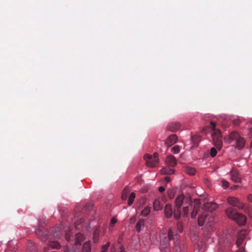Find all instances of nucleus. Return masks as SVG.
Segmentation results:
<instances>
[{
	"instance_id": "nucleus-6",
	"label": "nucleus",
	"mask_w": 252,
	"mask_h": 252,
	"mask_svg": "<svg viewBox=\"0 0 252 252\" xmlns=\"http://www.w3.org/2000/svg\"><path fill=\"white\" fill-rule=\"evenodd\" d=\"M185 196L183 194L178 195L175 201V206L174 210V217L176 220H179L181 216V208L183 203Z\"/></svg>"
},
{
	"instance_id": "nucleus-44",
	"label": "nucleus",
	"mask_w": 252,
	"mask_h": 252,
	"mask_svg": "<svg viewBox=\"0 0 252 252\" xmlns=\"http://www.w3.org/2000/svg\"><path fill=\"white\" fill-rule=\"evenodd\" d=\"M54 237H56V238H57L58 237V234H57V232H55L54 234Z\"/></svg>"
},
{
	"instance_id": "nucleus-14",
	"label": "nucleus",
	"mask_w": 252,
	"mask_h": 252,
	"mask_svg": "<svg viewBox=\"0 0 252 252\" xmlns=\"http://www.w3.org/2000/svg\"><path fill=\"white\" fill-rule=\"evenodd\" d=\"M100 232V227L98 226L95 229L93 233V240L94 243L98 242Z\"/></svg>"
},
{
	"instance_id": "nucleus-7",
	"label": "nucleus",
	"mask_w": 252,
	"mask_h": 252,
	"mask_svg": "<svg viewBox=\"0 0 252 252\" xmlns=\"http://www.w3.org/2000/svg\"><path fill=\"white\" fill-rule=\"evenodd\" d=\"M158 154L155 153L153 156L150 155H146L144 156V159L146 160L147 166L151 167H156L158 162Z\"/></svg>"
},
{
	"instance_id": "nucleus-37",
	"label": "nucleus",
	"mask_w": 252,
	"mask_h": 252,
	"mask_svg": "<svg viewBox=\"0 0 252 252\" xmlns=\"http://www.w3.org/2000/svg\"><path fill=\"white\" fill-rule=\"evenodd\" d=\"M248 199L250 202H252V194H250L248 196Z\"/></svg>"
},
{
	"instance_id": "nucleus-12",
	"label": "nucleus",
	"mask_w": 252,
	"mask_h": 252,
	"mask_svg": "<svg viewBox=\"0 0 252 252\" xmlns=\"http://www.w3.org/2000/svg\"><path fill=\"white\" fill-rule=\"evenodd\" d=\"M166 162L169 166L172 167H175L177 164V160L172 155L169 156L167 157Z\"/></svg>"
},
{
	"instance_id": "nucleus-10",
	"label": "nucleus",
	"mask_w": 252,
	"mask_h": 252,
	"mask_svg": "<svg viewBox=\"0 0 252 252\" xmlns=\"http://www.w3.org/2000/svg\"><path fill=\"white\" fill-rule=\"evenodd\" d=\"M177 140V136L175 134H171L165 141V145L169 147L174 144Z\"/></svg>"
},
{
	"instance_id": "nucleus-35",
	"label": "nucleus",
	"mask_w": 252,
	"mask_h": 252,
	"mask_svg": "<svg viewBox=\"0 0 252 252\" xmlns=\"http://www.w3.org/2000/svg\"><path fill=\"white\" fill-rule=\"evenodd\" d=\"M158 190L159 192H162L165 190V188L161 186L158 188Z\"/></svg>"
},
{
	"instance_id": "nucleus-13",
	"label": "nucleus",
	"mask_w": 252,
	"mask_h": 252,
	"mask_svg": "<svg viewBox=\"0 0 252 252\" xmlns=\"http://www.w3.org/2000/svg\"><path fill=\"white\" fill-rule=\"evenodd\" d=\"M173 215L172 205L167 204L164 207V215L167 218H170Z\"/></svg>"
},
{
	"instance_id": "nucleus-16",
	"label": "nucleus",
	"mask_w": 252,
	"mask_h": 252,
	"mask_svg": "<svg viewBox=\"0 0 252 252\" xmlns=\"http://www.w3.org/2000/svg\"><path fill=\"white\" fill-rule=\"evenodd\" d=\"M163 208V205L159 199H156L154 202V209L155 211L161 210Z\"/></svg>"
},
{
	"instance_id": "nucleus-45",
	"label": "nucleus",
	"mask_w": 252,
	"mask_h": 252,
	"mask_svg": "<svg viewBox=\"0 0 252 252\" xmlns=\"http://www.w3.org/2000/svg\"><path fill=\"white\" fill-rule=\"evenodd\" d=\"M239 121L236 120V121H235L234 122V124H235V125H238V124H239Z\"/></svg>"
},
{
	"instance_id": "nucleus-3",
	"label": "nucleus",
	"mask_w": 252,
	"mask_h": 252,
	"mask_svg": "<svg viewBox=\"0 0 252 252\" xmlns=\"http://www.w3.org/2000/svg\"><path fill=\"white\" fill-rule=\"evenodd\" d=\"M210 128L214 132L212 134V139L215 146L218 149L221 148L222 146V135L221 131L219 129H216V124L215 122L211 121Z\"/></svg>"
},
{
	"instance_id": "nucleus-46",
	"label": "nucleus",
	"mask_w": 252,
	"mask_h": 252,
	"mask_svg": "<svg viewBox=\"0 0 252 252\" xmlns=\"http://www.w3.org/2000/svg\"><path fill=\"white\" fill-rule=\"evenodd\" d=\"M251 148H252V140L251 143Z\"/></svg>"
},
{
	"instance_id": "nucleus-40",
	"label": "nucleus",
	"mask_w": 252,
	"mask_h": 252,
	"mask_svg": "<svg viewBox=\"0 0 252 252\" xmlns=\"http://www.w3.org/2000/svg\"><path fill=\"white\" fill-rule=\"evenodd\" d=\"M238 188H239V186H238V185H235V186H234L232 188V189H237Z\"/></svg>"
},
{
	"instance_id": "nucleus-25",
	"label": "nucleus",
	"mask_w": 252,
	"mask_h": 252,
	"mask_svg": "<svg viewBox=\"0 0 252 252\" xmlns=\"http://www.w3.org/2000/svg\"><path fill=\"white\" fill-rule=\"evenodd\" d=\"M205 207L207 208L211 207V209H210L209 211H211L213 210H215L217 208V204L213 202L207 203L206 204H205Z\"/></svg>"
},
{
	"instance_id": "nucleus-8",
	"label": "nucleus",
	"mask_w": 252,
	"mask_h": 252,
	"mask_svg": "<svg viewBox=\"0 0 252 252\" xmlns=\"http://www.w3.org/2000/svg\"><path fill=\"white\" fill-rule=\"evenodd\" d=\"M228 203L235 207H238L239 209H242L244 208V204L241 202L237 198L233 197H229L227 198Z\"/></svg>"
},
{
	"instance_id": "nucleus-38",
	"label": "nucleus",
	"mask_w": 252,
	"mask_h": 252,
	"mask_svg": "<svg viewBox=\"0 0 252 252\" xmlns=\"http://www.w3.org/2000/svg\"><path fill=\"white\" fill-rule=\"evenodd\" d=\"M210 128L209 126L205 127L203 129V132L206 133L207 130Z\"/></svg>"
},
{
	"instance_id": "nucleus-20",
	"label": "nucleus",
	"mask_w": 252,
	"mask_h": 252,
	"mask_svg": "<svg viewBox=\"0 0 252 252\" xmlns=\"http://www.w3.org/2000/svg\"><path fill=\"white\" fill-rule=\"evenodd\" d=\"M207 216V215L206 213L199 216L198 218V224L199 226H202L203 225Z\"/></svg>"
},
{
	"instance_id": "nucleus-17",
	"label": "nucleus",
	"mask_w": 252,
	"mask_h": 252,
	"mask_svg": "<svg viewBox=\"0 0 252 252\" xmlns=\"http://www.w3.org/2000/svg\"><path fill=\"white\" fill-rule=\"evenodd\" d=\"M160 172L162 174L172 175L174 173L175 170L169 167H164L160 170Z\"/></svg>"
},
{
	"instance_id": "nucleus-15",
	"label": "nucleus",
	"mask_w": 252,
	"mask_h": 252,
	"mask_svg": "<svg viewBox=\"0 0 252 252\" xmlns=\"http://www.w3.org/2000/svg\"><path fill=\"white\" fill-rule=\"evenodd\" d=\"M48 243L51 249L59 250L61 248V245L57 241L49 240Z\"/></svg>"
},
{
	"instance_id": "nucleus-22",
	"label": "nucleus",
	"mask_w": 252,
	"mask_h": 252,
	"mask_svg": "<svg viewBox=\"0 0 252 252\" xmlns=\"http://www.w3.org/2000/svg\"><path fill=\"white\" fill-rule=\"evenodd\" d=\"M130 190L128 187H126L123 190V191L122 194L121 198L122 200H125L127 199V195L129 192Z\"/></svg>"
},
{
	"instance_id": "nucleus-26",
	"label": "nucleus",
	"mask_w": 252,
	"mask_h": 252,
	"mask_svg": "<svg viewBox=\"0 0 252 252\" xmlns=\"http://www.w3.org/2000/svg\"><path fill=\"white\" fill-rule=\"evenodd\" d=\"M217 154V150L215 148L212 147L210 150V155L212 158L215 157Z\"/></svg>"
},
{
	"instance_id": "nucleus-39",
	"label": "nucleus",
	"mask_w": 252,
	"mask_h": 252,
	"mask_svg": "<svg viewBox=\"0 0 252 252\" xmlns=\"http://www.w3.org/2000/svg\"><path fill=\"white\" fill-rule=\"evenodd\" d=\"M165 181L167 182V183H168L170 181V177H166L165 178Z\"/></svg>"
},
{
	"instance_id": "nucleus-11",
	"label": "nucleus",
	"mask_w": 252,
	"mask_h": 252,
	"mask_svg": "<svg viewBox=\"0 0 252 252\" xmlns=\"http://www.w3.org/2000/svg\"><path fill=\"white\" fill-rule=\"evenodd\" d=\"M181 125L178 122H171L167 126V129L171 131V132H175L177 130H179L180 128Z\"/></svg>"
},
{
	"instance_id": "nucleus-27",
	"label": "nucleus",
	"mask_w": 252,
	"mask_h": 252,
	"mask_svg": "<svg viewBox=\"0 0 252 252\" xmlns=\"http://www.w3.org/2000/svg\"><path fill=\"white\" fill-rule=\"evenodd\" d=\"M168 236L169 240L174 239V233L171 229H169L168 231Z\"/></svg>"
},
{
	"instance_id": "nucleus-1",
	"label": "nucleus",
	"mask_w": 252,
	"mask_h": 252,
	"mask_svg": "<svg viewBox=\"0 0 252 252\" xmlns=\"http://www.w3.org/2000/svg\"><path fill=\"white\" fill-rule=\"evenodd\" d=\"M65 238L66 241L68 243L66 246L65 252H70V251L75 252V249L73 245L76 246H80L81 243L85 240V236L82 233H77L73 235L70 231L65 233Z\"/></svg>"
},
{
	"instance_id": "nucleus-33",
	"label": "nucleus",
	"mask_w": 252,
	"mask_h": 252,
	"mask_svg": "<svg viewBox=\"0 0 252 252\" xmlns=\"http://www.w3.org/2000/svg\"><path fill=\"white\" fill-rule=\"evenodd\" d=\"M222 187L224 188V189H226L227 188V187H228L229 186V183L227 182V181H222Z\"/></svg>"
},
{
	"instance_id": "nucleus-43",
	"label": "nucleus",
	"mask_w": 252,
	"mask_h": 252,
	"mask_svg": "<svg viewBox=\"0 0 252 252\" xmlns=\"http://www.w3.org/2000/svg\"><path fill=\"white\" fill-rule=\"evenodd\" d=\"M120 252H126L123 248H121V250H120Z\"/></svg>"
},
{
	"instance_id": "nucleus-4",
	"label": "nucleus",
	"mask_w": 252,
	"mask_h": 252,
	"mask_svg": "<svg viewBox=\"0 0 252 252\" xmlns=\"http://www.w3.org/2000/svg\"><path fill=\"white\" fill-rule=\"evenodd\" d=\"M190 206H186L183 208V215L185 217H188L189 214V211L192 210L191 212V217L195 218L198 214L200 207V203L199 200H195L192 203H189Z\"/></svg>"
},
{
	"instance_id": "nucleus-30",
	"label": "nucleus",
	"mask_w": 252,
	"mask_h": 252,
	"mask_svg": "<svg viewBox=\"0 0 252 252\" xmlns=\"http://www.w3.org/2000/svg\"><path fill=\"white\" fill-rule=\"evenodd\" d=\"M167 193H168V197L170 198V199L173 198V197L174 196V190L173 189L169 190H168Z\"/></svg>"
},
{
	"instance_id": "nucleus-32",
	"label": "nucleus",
	"mask_w": 252,
	"mask_h": 252,
	"mask_svg": "<svg viewBox=\"0 0 252 252\" xmlns=\"http://www.w3.org/2000/svg\"><path fill=\"white\" fill-rule=\"evenodd\" d=\"M51 247L49 246V243L47 245V246H45L43 248V251L44 252H48L49 250H50Z\"/></svg>"
},
{
	"instance_id": "nucleus-31",
	"label": "nucleus",
	"mask_w": 252,
	"mask_h": 252,
	"mask_svg": "<svg viewBox=\"0 0 252 252\" xmlns=\"http://www.w3.org/2000/svg\"><path fill=\"white\" fill-rule=\"evenodd\" d=\"M172 151L174 154H178L180 152V148L178 146L176 145L174 146L172 149Z\"/></svg>"
},
{
	"instance_id": "nucleus-28",
	"label": "nucleus",
	"mask_w": 252,
	"mask_h": 252,
	"mask_svg": "<svg viewBox=\"0 0 252 252\" xmlns=\"http://www.w3.org/2000/svg\"><path fill=\"white\" fill-rule=\"evenodd\" d=\"M110 245V243L108 242L106 244L103 245L101 247V252H106Z\"/></svg>"
},
{
	"instance_id": "nucleus-21",
	"label": "nucleus",
	"mask_w": 252,
	"mask_h": 252,
	"mask_svg": "<svg viewBox=\"0 0 252 252\" xmlns=\"http://www.w3.org/2000/svg\"><path fill=\"white\" fill-rule=\"evenodd\" d=\"M186 173L189 175H194L196 172L195 169L192 167L187 166L185 168Z\"/></svg>"
},
{
	"instance_id": "nucleus-42",
	"label": "nucleus",
	"mask_w": 252,
	"mask_h": 252,
	"mask_svg": "<svg viewBox=\"0 0 252 252\" xmlns=\"http://www.w3.org/2000/svg\"><path fill=\"white\" fill-rule=\"evenodd\" d=\"M250 134L252 136V127L250 128Z\"/></svg>"
},
{
	"instance_id": "nucleus-5",
	"label": "nucleus",
	"mask_w": 252,
	"mask_h": 252,
	"mask_svg": "<svg viewBox=\"0 0 252 252\" xmlns=\"http://www.w3.org/2000/svg\"><path fill=\"white\" fill-rule=\"evenodd\" d=\"M233 141H235L236 147L238 149H242L245 145V139L236 131L232 132L229 135V142L231 143Z\"/></svg>"
},
{
	"instance_id": "nucleus-34",
	"label": "nucleus",
	"mask_w": 252,
	"mask_h": 252,
	"mask_svg": "<svg viewBox=\"0 0 252 252\" xmlns=\"http://www.w3.org/2000/svg\"><path fill=\"white\" fill-rule=\"evenodd\" d=\"M242 241H243V239L239 237L238 238L237 241H236V244L237 245V246H240L241 244H242Z\"/></svg>"
},
{
	"instance_id": "nucleus-29",
	"label": "nucleus",
	"mask_w": 252,
	"mask_h": 252,
	"mask_svg": "<svg viewBox=\"0 0 252 252\" xmlns=\"http://www.w3.org/2000/svg\"><path fill=\"white\" fill-rule=\"evenodd\" d=\"M177 226V229H178L179 231L180 232H182L183 231V223L179 221V222H178Z\"/></svg>"
},
{
	"instance_id": "nucleus-23",
	"label": "nucleus",
	"mask_w": 252,
	"mask_h": 252,
	"mask_svg": "<svg viewBox=\"0 0 252 252\" xmlns=\"http://www.w3.org/2000/svg\"><path fill=\"white\" fill-rule=\"evenodd\" d=\"M151 212V207L146 206L141 212V216L143 217H147Z\"/></svg>"
},
{
	"instance_id": "nucleus-19",
	"label": "nucleus",
	"mask_w": 252,
	"mask_h": 252,
	"mask_svg": "<svg viewBox=\"0 0 252 252\" xmlns=\"http://www.w3.org/2000/svg\"><path fill=\"white\" fill-rule=\"evenodd\" d=\"M91 242L90 241H88L85 242L82 247V252H91Z\"/></svg>"
},
{
	"instance_id": "nucleus-9",
	"label": "nucleus",
	"mask_w": 252,
	"mask_h": 252,
	"mask_svg": "<svg viewBox=\"0 0 252 252\" xmlns=\"http://www.w3.org/2000/svg\"><path fill=\"white\" fill-rule=\"evenodd\" d=\"M231 180L235 183H240L241 181V178L238 171L233 168L230 172Z\"/></svg>"
},
{
	"instance_id": "nucleus-47",
	"label": "nucleus",
	"mask_w": 252,
	"mask_h": 252,
	"mask_svg": "<svg viewBox=\"0 0 252 252\" xmlns=\"http://www.w3.org/2000/svg\"><path fill=\"white\" fill-rule=\"evenodd\" d=\"M177 242H178V240H176V242L175 243L176 244L177 243Z\"/></svg>"
},
{
	"instance_id": "nucleus-24",
	"label": "nucleus",
	"mask_w": 252,
	"mask_h": 252,
	"mask_svg": "<svg viewBox=\"0 0 252 252\" xmlns=\"http://www.w3.org/2000/svg\"><path fill=\"white\" fill-rule=\"evenodd\" d=\"M135 197V193L134 192L131 193L128 197V199L127 204H128V206H131L132 204Z\"/></svg>"
},
{
	"instance_id": "nucleus-18",
	"label": "nucleus",
	"mask_w": 252,
	"mask_h": 252,
	"mask_svg": "<svg viewBox=\"0 0 252 252\" xmlns=\"http://www.w3.org/2000/svg\"><path fill=\"white\" fill-rule=\"evenodd\" d=\"M145 225V220L143 219H140L136 224V230L138 232H139L142 228H144Z\"/></svg>"
},
{
	"instance_id": "nucleus-36",
	"label": "nucleus",
	"mask_w": 252,
	"mask_h": 252,
	"mask_svg": "<svg viewBox=\"0 0 252 252\" xmlns=\"http://www.w3.org/2000/svg\"><path fill=\"white\" fill-rule=\"evenodd\" d=\"M117 220L115 218H112L111 220V224L113 225L116 222Z\"/></svg>"
},
{
	"instance_id": "nucleus-2",
	"label": "nucleus",
	"mask_w": 252,
	"mask_h": 252,
	"mask_svg": "<svg viewBox=\"0 0 252 252\" xmlns=\"http://www.w3.org/2000/svg\"><path fill=\"white\" fill-rule=\"evenodd\" d=\"M226 214L229 219L234 220L239 225H245L246 223V217L242 214L237 212L232 208H229L226 209Z\"/></svg>"
},
{
	"instance_id": "nucleus-41",
	"label": "nucleus",
	"mask_w": 252,
	"mask_h": 252,
	"mask_svg": "<svg viewBox=\"0 0 252 252\" xmlns=\"http://www.w3.org/2000/svg\"><path fill=\"white\" fill-rule=\"evenodd\" d=\"M238 252H245V250L243 249V248H241L239 249Z\"/></svg>"
}]
</instances>
